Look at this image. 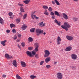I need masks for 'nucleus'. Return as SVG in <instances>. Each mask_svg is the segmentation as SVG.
Returning <instances> with one entry per match:
<instances>
[{
	"label": "nucleus",
	"mask_w": 79,
	"mask_h": 79,
	"mask_svg": "<svg viewBox=\"0 0 79 79\" xmlns=\"http://www.w3.org/2000/svg\"><path fill=\"white\" fill-rule=\"evenodd\" d=\"M54 14L56 16H60V15L59 14V13L58 12V11H54Z\"/></svg>",
	"instance_id": "a211bd4d"
},
{
	"label": "nucleus",
	"mask_w": 79,
	"mask_h": 79,
	"mask_svg": "<svg viewBox=\"0 0 79 79\" xmlns=\"http://www.w3.org/2000/svg\"><path fill=\"white\" fill-rule=\"evenodd\" d=\"M20 40H19V39H18L17 40V42H18Z\"/></svg>",
	"instance_id": "680f3d73"
},
{
	"label": "nucleus",
	"mask_w": 79,
	"mask_h": 79,
	"mask_svg": "<svg viewBox=\"0 0 79 79\" xmlns=\"http://www.w3.org/2000/svg\"><path fill=\"white\" fill-rule=\"evenodd\" d=\"M54 22L56 23L58 26H61V23L60 22H58L56 19H55Z\"/></svg>",
	"instance_id": "4468645a"
},
{
	"label": "nucleus",
	"mask_w": 79,
	"mask_h": 79,
	"mask_svg": "<svg viewBox=\"0 0 79 79\" xmlns=\"http://www.w3.org/2000/svg\"><path fill=\"white\" fill-rule=\"evenodd\" d=\"M27 17V14H25L23 16V18L24 19H25Z\"/></svg>",
	"instance_id": "7c9ffc66"
},
{
	"label": "nucleus",
	"mask_w": 79,
	"mask_h": 79,
	"mask_svg": "<svg viewBox=\"0 0 79 79\" xmlns=\"http://www.w3.org/2000/svg\"><path fill=\"white\" fill-rule=\"evenodd\" d=\"M10 27L11 29H12V28L13 27H16L15 25L13 24H10Z\"/></svg>",
	"instance_id": "bb28decb"
},
{
	"label": "nucleus",
	"mask_w": 79,
	"mask_h": 79,
	"mask_svg": "<svg viewBox=\"0 0 79 79\" xmlns=\"http://www.w3.org/2000/svg\"><path fill=\"white\" fill-rule=\"evenodd\" d=\"M33 16H34V17L35 19H39V17H37L36 15H33Z\"/></svg>",
	"instance_id": "58836bf2"
},
{
	"label": "nucleus",
	"mask_w": 79,
	"mask_h": 79,
	"mask_svg": "<svg viewBox=\"0 0 79 79\" xmlns=\"http://www.w3.org/2000/svg\"><path fill=\"white\" fill-rule=\"evenodd\" d=\"M17 23H20V21H21V20H20V19H17L16 20Z\"/></svg>",
	"instance_id": "a19ab883"
},
{
	"label": "nucleus",
	"mask_w": 79,
	"mask_h": 79,
	"mask_svg": "<svg viewBox=\"0 0 79 79\" xmlns=\"http://www.w3.org/2000/svg\"><path fill=\"white\" fill-rule=\"evenodd\" d=\"M28 41L30 42H32L33 41V39L31 37H29L28 38Z\"/></svg>",
	"instance_id": "412c9836"
},
{
	"label": "nucleus",
	"mask_w": 79,
	"mask_h": 79,
	"mask_svg": "<svg viewBox=\"0 0 79 79\" xmlns=\"http://www.w3.org/2000/svg\"><path fill=\"white\" fill-rule=\"evenodd\" d=\"M21 45L23 47L25 46V44H24V43H22Z\"/></svg>",
	"instance_id": "49530a36"
},
{
	"label": "nucleus",
	"mask_w": 79,
	"mask_h": 79,
	"mask_svg": "<svg viewBox=\"0 0 79 79\" xmlns=\"http://www.w3.org/2000/svg\"><path fill=\"white\" fill-rule=\"evenodd\" d=\"M48 10L49 11L52 12V11H53V9H52V8L51 7H50L48 9Z\"/></svg>",
	"instance_id": "c756f323"
},
{
	"label": "nucleus",
	"mask_w": 79,
	"mask_h": 79,
	"mask_svg": "<svg viewBox=\"0 0 79 79\" xmlns=\"http://www.w3.org/2000/svg\"><path fill=\"white\" fill-rule=\"evenodd\" d=\"M12 32H13V33H15V32H16V30L13 29L12 30Z\"/></svg>",
	"instance_id": "8fccbe9b"
},
{
	"label": "nucleus",
	"mask_w": 79,
	"mask_h": 79,
	"mask_svg": "<svg viewBox=\"0 0 79 79\" xmlns=\"http://www.w3.org/2000/svg\"><path fill=\"white\" fill-rule=\"evenodd\" d=\"M32 53L33 55H35L36 54V52L35 51H32Z\"/></svg>",
	"instance_id": "c9c22d12"
},
{
	"label": "nucleus",
	"mask_w": 79,
	"mask_h": 79,
	"mask_svg": "<svg viewBox=\"0 0 79 79\" xmlns=\"http://www.w3.org/2000/svg\"><path fill=\"white\" fill-rule=\"evenodd\" d=\"M18 5H19V6H20V11L22 13L23 12H24V10L23 8V6H24V5L21 4H18Z\"/></svg>",
	"instance_id": "20e7f679"
},
{
	"label": "nucleus",
	"mask_w": 79,
	"mask_h": 79,
	"mask_svg": "<svg viewBox=\"0 0 79 79\" xmlns=\"http://www.w3.org/2000/svg\"><path fill=\"white\" fill-rule=\"evenodd\" d=\"M44 23V22H42L41 23H40L38 24L39 26H42V25H43V23Z\"/></svg>",
	"instance_id": "f704fd0d"
},
{
	"label": "nucleus",
	"mask_w": 79,
	"mask_h": 79,
	"mask_svg": "<svg viewBox=\"0 0 79 79\" xmlns=\"http://www.w3.org/2000/svg\"><path fill=\"white\" fill-rule=\"evenodd\" d=\"M36 32L37 35L39 36L40 35V34H43L44 31L41 30V29H36Z\"/></svg>",
	"instance_id": "f03ea898"
},
{
	"label": "nucleus",
	"mask_w": 79,
	"mask_h": 79,
	"mask_svg": "<svg viewBox=\"0 0 79 79\" xmlns=\"http://www.w3.org/2000/svg\"><path fill=\"white\" fill-rule=\"evenodd\" d=\"M2 77H6V76L5 75H3L2 76Z\"/></svg>",
	"instance_id": "864d4df0"
},
{
	"label": "nucleus",
	"mask_w": 79,
	"mask_h": 79,
	"mask_svg": "<svg viewBox=\"0 0 79 79\" xmlns=\"http://www.w3.org/2000/svg\"><path fill=\"white\" fill-rule=\"evenodd\" d=\"M54 2L57 5H60V3L57 0H54Z\"/></svg>",
	"instance_id": "a878e982"
},
{
	"label": "nucleus",
	"mask_w": 79,
	"mask_h": 79,
	"mask_svg": "<svg viewBox=\"0 0 79 79\" xmlns=\"http://www.w3.org/2000/svg\"><path fill=\"white\" fill-rule=\"evenodd\" d=\"M66 38L68 40H70V41L73 40L74 39L73 37L69 35H67L66 36Z\"/></svg>",
	"instance_id": "423d86ee"
},
{
	"label": "nucleus",
	"mask_w": 79,
	"mask_h": 79,
	"mask_svg": "<svg viewBox=\"0 0 79 79\" xmlns=\"http://www.w3.org/2000/svg\"><path fill=\"white\" fill-rule=\"evenodd\" d=\"M72 48H73L72 47L69 46L67 47L65 49V50L66 52H69V51H71V50H72Z\"/></svg>",
	"instance_id": "6e6552de"
},
{
	"label": "nucleus",
	"mask_w": 79,
	"mask_h": 79,
	"mask_svg": "<svg viewBox=\"0 0 79 79\" xmlns=\"http://www.w3.org/2000/svg\"><path fill=\"white\" fill-rule=\"evenodd\" d=\"M44 52L45 53V54L44 55V57H48V56L50 55V52H49V51H48V50H45Z\"/></svg>",
	"instance_id": "7ed1b4c3"
},
{
	"label": "nucleus",
	"mask_w": 79,
	"mask_h": 79,
	"mask_svg": "<svg viewBox=\"0 0 79 79\" xmlns=\"http://www.w3.org/2000/svg\"><path fill=\"white\" fill-rule=\"evenodd\" d=\"M52 3L53 5H55V2L54 1H52Z\"/></svg>",
	"instance_id": "4d7b16f0"
},
{
	"label": "nucleus",
	"mask_w": 79,
	"mask_h": 79,
	"mask_svg": "<svg viewBox=\"0 0 79 79\" xmlns=\"http://www.w3.org/2000/svg\"><path fill=\"white\" fill-rule=\"evenodd\" d=\"M19 15H20L21 16H23V15L21 14V13H19Z\"/></svg>",
	"instance_id": "e2e57ef3"
},
{
	"label": "nucleus",
	"mask_w": 79,
	"mask_h": 79,
	"mask_svg": "<svg viewBox=\"0 0 79 79\" xmlns=\"http://www.w3.org/2000/svg\"><path fill=\"white\" fill-rule=\"evenodd\" d=\"M21 36H22L20 34H18V37H21Z\"/></svg>",
	"instance_id": "6e6d98bb"
},
{
	"label": "nucleus",
	"mask_w": 79,
	"mask_h": 79,
	"mask_svg": "<svg viewBox=\"0 0 79 79\" xmlns=\"http://www.w3.org/2000/svg\"><path fill=\"white\" fill-rule=\"evenodd\" d=\"M4 21L3 20L2 18L0 17V23L1 24H3Z\"/></svg>",
	"instance_id": "aec40b11"
},
{
	"label": "nucleus",
	"mask_w": 79,
	"mask_h": 79,
	"mask_svg": "<svg viewBox=\"0 0 79 79\" xmlns=\"http://www.w3.org/2000/svg\"><path fill=\"white\" fill-rule=\"evenodd\" d=\"M16 78L17 79H22V78L19 76L18 74L16 75Z\"/></svg>",
	"instance_id": "cd10ccee"
},
{
	"label": "nucleus",
	"mask_w": 79,
	"mask_h": 79,
	"mask_svg": "<svg viewBox=\"0 0 79 79\" xmlns=\"http://www.w3.org/2000/svg\"><path fill=\"white\" fill-rule=\"evenodd\" d=\"M35 13V12L34 11L33 12V13H32L31 16V17L33 19H34V17H33V14H34V13Z\"/></svg>",
	"instance_id": "de8ad7c7"
},
{
	"label": "nucleus",
	"mask_w": 79,
	"mask_h": 79,
	"mask_svg": "<svg viewBox=\"0 0 79 79\" xmlns=\"http://www.w3.org/2000/svg\"><path fill=\"white\" fill-rule=\"evenodd\" d=\"M61 41H58L57 40V45H60V44H61Z\"/></svg>",
	"instance_id": "2f4dec72"
},
{
	"label": "nucleus",
	"mask_w": 79,
	"mask_h": 79,
	"mask_svg": "<svg viewBox=\"0 0 79 79\" xmlns=\"http://www.w3.org/2000/svg\"><path fill=\"white\" fill-rule=\"evenodd\" d=\"M43 8L44 9H48V7L46 6H43Z\"/></svg>",
	"instance_id": "e433bc0d"
},
{
	"label": "nucleus",
	"mask_w": 79,
	"mask_h": 79,
	"mask_svg": "<svg viewBox=\"0 0 79 79\" xmlns=\"http://www.w3.org/2000/svg\"><path fill=\"white\" fill-rule=\"evenodd\" d=\"M61 27L63 29H65L66 31H68V28H69L70 27V25L68 23L65 22L64 23V25H62Z\"/></svg>",
	"instance_id": "f257e3e1"
},
{
	"label": "nucleus",
	"mask_w": 79,
	"mask_h": 79,
	"mask_svg": "<svg viewBox=\"0 0 79 79\" xmlns=\"http://www.w3.org/2000/svg\"><path fill=\"white\" fill-rule=\"evenodd\" d=\"M57 40L61 41V38L60 36H58L57 39Z\"/></svg>",
	"instance_id": "473e14b6"
},
{
	"label": "nucleus",
	"mask_w": 79,
	"mask_h": 79,
	"mask_svg": "<svg viewBox=\"0 0 79 79\" xmlns=\"http://www.w3.org/2000/svg\"><path fill=\"white\" fill-rule=\"evenodd\" d=\"M56 63H57V62H54V64H56Z\"/></svg>",
	"instance_id": "052dcab7"
},
{
	"label": "nucleus",
	"mask_w": 79,
	"mask_h": 79,
	"mask_svg": "<svg viewBox=\"0 0 79 79\" xmlns=\"http://www.w3.org/2000/svg\"><path fill=\"white\" fill-rule=\"evenodd\" d=\"M44 63V60L41 61L40 63V65H42V64H43V63Z\"/></svg>",
	"instance_id": "79ce46f5"
},
{
	"label": "nucleus",
	"mask_w": 79,
	"mask_h": 79,
	"mask_svg": "<svg viewBox=\"0 0 79 79\" xmlns=\"http://www.w3.org/2000/svg\"><path fill=\"white\" fill-rule=\"evenodd\" d=\"M51 60V57L49 56L45 59V61L46 63H48Z\"/></svg>",
	"instance_id": "9d476101"
},
{
	"label": "nucleus",
	"mask_w": 79,
	"mask_h": 79,
	"mask_svg": "<svg viewBox=\"0 0 79 79\" xmlns=\"http://www.w3.org/2000/svg\"><path fill=\"white\" fill-rule=\"evenodd\" d=\"M10 19H13V18L12 17H11V16H10Z\"/></svg>",
	"instance_id": "0e129e2a"
},
{
	"label": "nucleus",
	"mask_w": 79,
	"mask_h": 79,
	"mask_svg": "<svg viewBox=\"0 0 79 79\" xmlns=\"http://www.w3.org/2000/svg\"><path fill=\"white\" fill-rule=\"evenodd\" d=\"M50 15L51 16H54L55 15V14L53 12L51 11L50 13Z\"/></svg>",
	"instance_id": "4c0bfd02"
},
{
	"label": "nucleus",
	"mask_w": 79,
	"mask_h": 79,
	"mask_svg": "<svg viewBox=\"0 0 79 79\" xmlns=\"http://www.w3.org/2000/svg\"><path fill=\"white\" fill-rule=\"evenodd\" d=\"M63 16L64 19H68V15H67L65 13H63Z\"/></svg>",
	"instance_id": "ddd939ff"
},
{
	"label": "nucleus",
	"mask_w": 79,
	"mask_h": 79,
	"mask_svg": "<svg viewBox=\"0 0 79 79\" xmlns=\"http://www.w3.org/2000/svg\"><path fill=\"white\" fill-rule=\"evenodd\" d=\"M6 40H5L4 41H2L1 42V43L3 46H5V42H6Z\"/></svg>",
	"instance_id": "f3484780"
},
{
	"label": "nucleus",
	"mask_w": 79,
	"mask_h": 79,
	"mask_svg": "<svg viewBox=\"0 0 79 79\" xmlns=\"http://www.w3.org/2000/svg\"><path fill=\"white\" fill-rule=\"evenodd\" d=\"M29 2H30V0H26L23 1L24 3H25V4H27V5H28L29 3Z\"/></svg>",
	"instance_id": "4be33fe9"
},
{
	"label": "nucleus",
	"mask_w": 79,
	"mask_h": 79,
	"mask_svg": "<svg viewBox=\"0 0 79 79\" xmlns=\"http://www.w3.org/2000/svg\"><path fill=\"white\" fill-rule=\"evenodd\" d=\"M20 63L21 64V66L23 68H25L26 66V64L24 62L21 61Z\"/></svg>",
	"instance_id": "1a4fd4ad"
},
{
	"label": "nucleus",
	"mask_w": 79,
	"mask_h": 79,
	"mask_svg": "<svg viewBox=\"0 0 79 79\" xmlns=\"http://www.w3.org/2000/svg\"><path fill=\"white\" fill-rule=\"evenodd\" d=\"M44 35H45L46 34V33L45 32H44L43 33Z\"/></svg>",
	"instance_id": "69168bd1"
},
{
	"label": "nucleus",
	"mask_w": 79,
	"mask_h": 79,
	"mask_svg": "<svg viewBox=\"0 0 79 79\" xmlns=\"http://www.w3.org/2000/svg\"><path fill=\"white\" fill-rule=\"evenodd\" d=\"M73 1L74 2H78V0H73Z\"/></svg>",
	"instance_id": "bf43d9fd"
},
{
	"label": "nucleus",
	"mask_w": 79,
	"mask_h": 79,
	"mask_svg": "<svg viewBox=\"0 0 79 79\" xmlns=\"http://www.w3.org/2000/svg\"><path fill=\"white\" fill-rule=\"evenodd\" d=\"M6 32H7V33H10V31L9 30H7L6 31Z\"/></svg>",
	"instance_id": "09e8293b"
},
{
	"label": "nucleus",
	"mask_w": 79,
	"mask_h": 79,
	"mask_svg": "<svg viewBox=\"0 0 79 79\" xmlns=\"http://www.w3.org/2000/svg\"><path fill=\"white\" fill-rule=\"evenodd\" d=\"M71 68L73 69V68H74V67L73 66H71Z\"/></svg>",
	"instance_id": "338daca9"
},
{
	"label": "nucleus",
	"mask_w": 79,
	"mask_h": 79,
	"mask_svg": "<svg viewBox=\"0 0 79 79\" xmlns=\"http://www.w3.org/2000/svg\"><path fill=\"white\" fill-rule=\"evenodd\" d=\"M27 27L26 25V24H23L22 27V29H23V30H25V29H26Z\"/></svg>",
	"instance_id": "dca6fc26"
},
{
	"label": "nucleus",
	"mask_w": 79,
	"mask_h": 79,
	"mask_svg": "<svg viewBox=\"0 0 79 79\" xmlns=\"http://www.w3.org/2000/svg\"><path fill=\"white\" fill-rule=\"evenodd\" d=\"M33 49V47H30L28 48V50H32V49Z\"/></svg>",
	"instance_id": "37998d69"
},
{
	"label": "nucleus",
	"mask_w": 79,
	"mask_h": 79,
	"mask_svg": "<svg viewBox=\"0 0 79 79\" xmlns=\"http://www.w3.org/2000/svg\"><path fill=\"white\" fill-rule=\"evenodd\" d=\"M36 77L34 75H31L30 76V78L31 79H34V78H35Z\"/></svg>",
	"instance_id": "c85d7f7f"
},
{
	"label": "nucleus",
	"mask_w": 79,
	"mask_h": 79,
	"mask_svg": "<svg viewBox=\"0 0 79 79\" xmlns=\"http://www.w3.org/2000/svg\"><path fill=\"white\" fill-rule=\"evenodd\" d=\"M35 46L36 48H38L39 47V44L36 43L35 44Z\"/></svg>",
	"instance_id": "b1692460"
},
{
	"label": "nucleus",
	"mask_w": 79,
	"mask_h": 79,
	"mask_svg": "<svg viewBox=\"0 0 79 79\" xmlns=\"http://www.w3.org/2000/svg\"><path fill=\"white\" fill-rule=\"evenodd\" d=\"M57 77L58 79H62V77H63V75L62 73H58L57 74Z\"/></svg>",
	"instance_id": "39448f33"
},
{
	"label": "nucleus",
	"mask_w": 79,
	"mask_h": 79,
	"mask_svg": "<svg viewBox=\"0 0 79 79\" xmlns=\"http://www.w3.org/2000/svg\"><path fill=\"white\" fill-rule=\"evenodd\" d=\"M52 19H55V16H52Z\"/></svg>",
	"instance_id": "13d9d810"
},
{
	"label": "nucleus",
	"mask_w": 79,
	"mask_h": 79,
	"mask_svg": "<svg viewBox=\"0 0 79 79\" xmlns=\"http://www.w3.org/2000/svg\"><path fill=\"white\" fill-rule=\"evenodd\" d=\"M44 14L47 16H48V15H49V13L47 11V10H45V11L44 12Z\"/></svg>",
	"instance_id": "6ab92c4d"
},
{
	"label": "nucleus",
	"mask_w": 79,
	"mask_h": 79,
	"mask_svg": "<svg viewBox=\"0 0 79 79\" xmlns=\"http://www.w3.org/2000/svg\"><path fill=\"white\" fill-rule=\"evenodd\" d=\"M8 15L9 16H12V15H13V13L11 12H10Z\"/></svg>",
	"instance_id": "a18cd8bd"
},
{
	"label": "nucleus",
	"mask_w": 79,
	"mask_h": 79,
	"mask_svg": "<svg viewBox=\"0 0 79 79\" xmlns=\"http://www.w3.org/2000/svg\"><path fill=\"white\" fill-rule=\"evenodd\" d=\"M18 47L20 49H21V46L19 44H18L17 45Z\"/></svg>",
	"instance_id": "603ef678"
},
{
	"label": "nucleus",
	"mask_w": 79,
	"mask_h": 79,
	"mask_svg": "<svg viewBox=\"0 0 79 79\" xmlns=\"http://www.w3.org/2000/svg\"><path fill=\"white\" fill-rule=\"evenodd\" d=\"M46 67L47 68V69H49V68H51V66L49 65H46Z\"/></svg>",
	"instance_id": "72a5a7b5"
},
{
	"label": "nucleus",
	"mask_w": 79,
	"mask_h": 79,
	"mask_svg": "<svg viewBox=\"0 0 79 79\" xmlns=\"http://www.w3.org/2000/svg\"><path fill=\"white\" fill-rule=\"evenodd\" d=\"M45 26V23L43 24L41 26V27H43V26Z\"/></svg>",
	"instance_id": "5fc2aeb1"
},
{
	"label": "nucleus",
	"mask_w": 79,
	"mask_h": 79,
	"mask_svg": "<svg viewBox=\"0 0 79 79\" xmlns=\"http://www.w3.org/2000/svg\"><path fill=\"white\" fill-rule=\"evenodd\" d=\"M35 52H37L38 51V48H36L34 50Z\"/></svg>",
	"instance_id": "c03bdc74"
},
{
	"label": "nucleus",
	"mask_w": 79,
	"mask_h": 79,
	"mask_svg": "<svg viewBox=\"0 0 79 79\" xmlns=\"http://www.w3.org/2000/svg\"><path fill=\"white\" fill-rule=\"evenodd\" d=\"M71 56L72 60H76L77 57V55L74 54H72L71 55Z\"/></svg>",
	"instance_id": "0eeeda50"
},
{
	"label": "nucleus",
	"mask_w": 79,
	"mask_h": 79,
	"mask_svg": "<svg viewBox=\"0 0 79 79\" xmlns=\"http://www.w3.org/2000/svg\"><path fill=\"white\" fill-rule=\"evenodd\" d=\"M12 64L15 66V67H17V62H16V60H13L12 61Z\"/></svg>",
	"instance_id": "9b49d317"
},
{
	"label": "nucleus",
	"mask_w": 79,
	"mask_h": 79,
	"mask_svg": "<svg viewBox=\"0 0 79 79\" xmlns=\"http://www.w3.org/2000/svg\"><path fill=\"white\" fill-rule=\"evenodd\" d=\"M5 57L7 59H8V58H13L12 56H10L7 54H6L5 55Z\"/></svg>",
	"instance_id": "f8f14e48"
},
{
	"label": "nucleus",
	"mask_w": 79,
	"mask_h": 79,
	"mask_svg": "<svg viewBox=\"0 0 79 79\" xmlns=\"http://www.w3.org/2000/svg\"><path fill=\"white\" fill-rule=\"evenodd\" d=\"M35 57L36 58H39V55H38V54H35Z\"/></svg>",
	"instance_id": "ea45409f"
},
{
	"label": "nucleus",
	"mask_w": 79,
	"mask_h": 79,
	"mask_svg": "<svg viewBox=\"0 0 79 79\" xmlns=\"http://www.w3.org/2000/svg\"><path fill=\"white\" fill-rule=\"evenodd\" d=\"M26 53L29 56H30V57H31V56H32V54L31 53V52L29 51H27L26 52Z\"/></svg>",
	"instance_id": "2eb2a0df"
},
{
	"label": "nucleus",
	"mask_w": 79,
	"mask_h": 79,
	"mask_svg": "<svg viewBox=\"0 0 79 79\" xmlns=\"http://www.w3.org/2000/svg\"><path fill=\"white\" fill-rule=\"evenodd\" d=\"M17 39V36L16 35H15L14 37V40H16Z\"/></svg>",
	"instance_id": "3c124183"
},
{
	"label": "nucleus",
	"mask_w": 79,
	"mask_h": 79,
	"mask_svg": "<svg viewBox=\"0 0 79 79\" xmlns=\"http://www.w3.org/2000/svg\"><path fill=\"white\" fill-rule=\"evenodd\" d=\"M72 19L74 21H77L78 20V18L76 17H73L72 18Z\"/></svg>",
	"instance_id": "5701e85b"
},
{
	"label": "nucleus",
	"mask_w": 79,
	"mask_h": 79,
	"mask_svg": "<svg viewBox=\"0 0 79 79\" xmlns=\"http://www.w3.org/2000/svg\"><path fill=\"white\" fill-rule=\"evenodd\" d=\"M30 31L31 32H34V31H35V28H33L30 29Z\"/></svg>",
	"instance_id": "393cba45"
}]
</instances>
